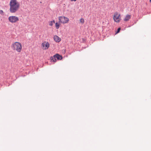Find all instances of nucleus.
<instances>
[{
	"label": "nucleus",
	"instance_id": "nucleus-5",
	"mask_svg": "<svg viewBox=\"0 0 151 151\" xmlns=\"http://www.w3.org/2000/svg\"><path fill=\"white\" fill-rule=\"evenodd\" d=\"M60 22L63 24L66 23L69 21L68 18L65 17H59Z\"/></svg>",
	"mask_w": 151,
	"mask_h": 151
},
{
	"label": "nucleus",
	"instance_id": "nucleus-15",
	"mask_svg": "<svg viewBox=\"0 0 151 151\" xmlns=\"http://www.w3.org/2000/svg\"><path fill=\"white\" fill-rule=\"evenodd\" d=\"M70 0V1H76L77 0Z\"/></svg>",
	"mask_w": 151,
	"mask_h": 151
},
{
	"label": "nucleus",
	"instance_id": "nucleus-7",
	"mask_svg": "<svg viewBox=\"0 0 151 151\" xmlns=\"http://www.w3.org/2000/svg\"><path fill=\"white\" fill-rule=\"evenodd\" d=\"M57 58V54L55 55L53 57H51L50 58L51 62L55 63L56 61V58Z\"/></svg>",
	"mask_w": 151,
	"mask_h": 151
},
{
	"label": "nucleus",
	"instance_id": "nucleus-8",
	"mask_svg": "<svg viewBox=\"0 0 151 151\" xmlns=\"http://www.w3.org/2000/svg\"><path fill=\"white\" fill-rule=\"evenodd\" d=\"M131 18V15L129 14L127 15L125 17L124 20L125 21H129Z\"/></svg>",
	"mask_w": 151,
	"mask_h": 151
},
{
	"label": "nucleus",
	"instance_id": "nucleus-1",
	"mask_svg": "<svg viewBox=\"0 0 151 151\" xmlns=\"http://www.w3.org/2000/svg\"><path fill=\"white\" fill-rule=\"evenodd\" d=\"M9 11L11 13H15L19 9L20 5L16 0H11L9 3Z\"/></svg>",
	"mask_w": 151,
	"mask_h": 151
},
{
	"label": "nucleus",
	"instance_id": "nucleus-12",
	"mask_svg": "<svg viewBox=\"0 0 151 151\" xmlns=\"http://www.w3.org/2000/svg\"><path fill=\"white\" fill-rule=\"evenodd\" d=\"M61 40V39L57 36V42H59Z\"/></svg>",
	"mask_w": 151,
	"mask_h": 151
},
{
	"label": "nucleus",
	"instance_id": "nucleus-13",
	"mask_svg": "<svg viewBox=\"0 0 151 151\" xmlns=\"http://www.w3.org/2000/svg\"><path fill=\"white\" fill-rule=\"evenodd\" d=\"M57 38V36L55 35L53 37V39L56 42H57V41L56 40V39Z\"/></svg>",
	"mask_w": 151,
	"mask_h": 151
},
{
	"label": "nucleus",
	"instance_id": "nucleus-6",
	"mask_svg": "<svg viewBox=\"0 0 151 151\" xmlns=\"http://www.w3.org/2000/svg\"><path fill=\"white\" fill-rule=\"evenodd\" d=\"M42 48L43 50H46L50 46L49 43L46 41L43 42L42 44Z\"/></svg>",
	"mask_w": 151,
	"mask_h": 151
},
{
	"label": "nucleus",
	"instance_id": "nucleus-17",
	"mask_svg": "<svg viewBox=\"0 0 151 151\" xmlns=\"http://www.w3.org/2000/svg\"><path fill=\"white\" fill-rule=\"evenodd\" d=\"M57 29L59 27V25L58 24H57Z\"/></svg>",
	"mask_w": 151,
	"mask_h": 151
},
{
	"label": "nucleus",
	"instance_id": "nucleus-2",
	"mask_svg": "<svg viewBox=\"0 0 151 151\" xmlns=\"http://www.w3.org/2000/svg\"><path fill=\"white\" fill-rule=\"evenodd\" d=\"M11 47L13 50H16L18 52H20L21 51L22 48L21 44L20 42H17L12 43Z\"/></svg>",
	"mask_w": 151,
	"mask_h": 151
},
{
	"label": "nucleus",
	"instance_id": "nucleus-14",
	"mask_svg": "<svg viewBox=\"0 0 151 151\" xmlns=\"http://www.w3.org/2000/svg\"><path fill=\"white\" fill-rule=\"evenodd\" d=\"M120 29H120V28H118V29L117 31V32H116V33H119V32Z\"/></svg>",
	"mask_w": 151,
	"mask_h": 151
},
{
	"label": "nucleus",
	"instance_id": "nucleus-4",
	"mask_svg": "<svg viewBox=\"0 0 151 151\" xmlns=\"http://www.w3.org/2000/svg\"><path fill=\"white\" fill-rule=\"evenodd\" d=\"M113 19L115 22L119 23L121 20L120 14L117 12H116L114 14Z\"/></svg>",
	"mask_w": 151,
	"mask_h": 151
},
{
	"label": "nucleus",
	"instance_id": "nucleus-19",
	"mask_svg": "<svg viewBox=\"0 0 151 151\" xmlns=\"http://www.w3.org/2000/svg\"><path fill=\"white\" fill-rule=\"evenodd\" d=\"M150 2H151V0H150Z\"/></svg>",
	"mask_w": 151,
	"mask_h": 151
},
{
	"label": "nucleus",
	"instance_id": "nucleus-16",
	"mask_svg": "<svg viewBox=\"0 0 151 151\" xmlns=\"http://www.w3.org/2000/svg\"><path fill=\"white\" fill-rule=\"evenodd\" d=\"M0 12L3 13V11L2 10H0Z\"/></svg>",
	"mask_w": 151,
	"mask_h": 151
},
{
	"label": "nucleus",
	"instance_id": "nucleus-18",
	"mask_svg": "<svg viewBox=\"0 0 151 151\" xmlns=\"http://www.w3.org/2000/svg\"><path fill=\"white\" fill-rule=\"evenodd\" d=\"M55 26L57 27V22L55 23Z\"/></svg>",
	"mask_w": 151,
	"mask_h": 151
},
{
	"label": "nucleus",
	"instance_id": "nucleus-3",
	"mask_svg": "<svg viewBox=\"0 0 151 151\" xmlns=\"http://www.w3.org/2000/svg\"><path fill=\"white\" fill-rule=\"evenodd\" d=\"M8 20L9 22L12 23L14 24L17 23L19 21L18 17L15 16H11L8 18Z\"/></svg>",
	"mask_w": 151,
	"mask_h": 151
},
{
	"label": "nucleus",
	"instance_id": "nucleus-11",
	"mask_svg": "<svg viewBox=\"0 0 151 151\" xmlns=\"http://www.w3.org/2000/svg\"><path fill=\"white\" fill-rule=\"evenodd\" d=\"M80 22L82 24H83L84 22V20L83 18H81L80 20Z\"/></svg>",
	"mask_w": 151,
	"mask_h": 151
},
{
	"label": "nucleus",
	"instance_id": "nucleus-10",
	"mask_svg": "<svg viewBox=\"0 0 151 151\" xmlns=\"http://www.w3.org/2000/svg\"><path fill=\"white\" fill-rule=\"evenodd\" d=\"M55 22L54 20H53V21H50L49 22V25L50 26H52L53 24L55 23Z\"/></svg>",
	"mask_w": 151,
	"mask_h": 151
},
{
	"label": "nucleus",
	"instance_id": "nucleus-9",
	"mask_svg": "<svg viewBox=\"0 0 151 151\" xmlns=\"http://www.w3.org/2000/svg\"><path fill=\"white\" fill-rule=\"evenodd\" d=\"M63 57L62 56L57 54V60H61L62 59Z\"/></svg>",
	"mask_w": 151,
	"mask_h": 151
}]
</instances>
